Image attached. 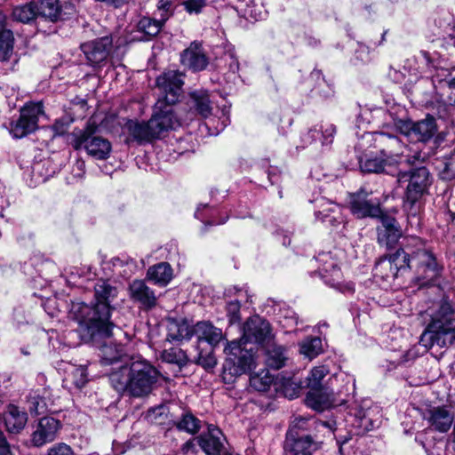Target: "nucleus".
<instances>
[{
	"instance_id": "nucleus-51",
	"label": "nucleus",
	"mask_w": 455,
	"mask_h": 455,
	"mask_svg": "<svg viewBox=\"0 0 455 455\" xmlns=\"http://www.w3.org/2000/svg\"><path fill=\"white\" fill-rule=\"evenodd\" d=\"M162 14H166V20L172 14V3L169 0H160L157 5L156 16L161 18Z\"/></svg>"
},
{
	"instance_id": "nucleus-31",
	"label": "nucleus",
	"mask_w": 455,
	"mask_h": 455,
	"mask_svg": "<svg viewBox=\"0 0 455 455\" xmlns=\"http://www.w3.org/2000/svg\"><path fill=\"white\" fill-rule=\"evenodd\" d=\"M100 356L102 363L113 364L123 361L126 355L123 346L109 342L100 347Z\"/></svg>"
},
{
	"instance_id": "nucleus-2",
	"label": "nucleus",
	"mask_w": 455,
	"mask_h": 455,
	"mask_svg": "<svg viewBox=\"0 0 455 455\" xmlns=\"http://www.w3.org/2000/svg\"><path fill=\"white\" fill-rule=\"evenodd\" d=\"M414 269L419 281L426 283L436 277L443 270L435 255L426 248H419L411 254L398 249L388 258L380 259L374 268V275L388 281L395 278L400 270Z\"/></svg>"
},
{
	"instance_id": "nucleus-46",
	"label": "nucleus",
	"mask_w": 455,
	"mask_h": 455,
	"mask_svg": "<svg viewBox=\"0 0 455 455\" xmlns=\"http://www.w3.org/2000/svg\"><path fill=\"white\" fill-rule=\"evenodd\" d=\"M443 168L441 176L443 180H452L455 178V151L446 156L443 161Z\"/></svg>"
},
{
	"instance_id": "nucleus-43",
	"label": "nucleus",
	"mask_w": 455,
	"mask_h": 455,
	"mask_svg": "<svg viewBox=\"0 0 455 455\" xmlns=\"http://www.w3.org/2000/svg\"><path fill=\"white\" fill-rule=\"evenodd\" d=\"M13 34L11 30L0 32V61L9 59L13 50Z\"/></svg>"
},
{
	"instance_id": "nucleus-21",
	"label": "nucleus",
	"mask_w": 455,
	"mask_h": 455,
	"mask_svg": "<svg viewBox=\"0 0 455 455\" xmlns=\"http://www.w3.org/2000/svg\"><path fill=\"white\" fill-rule=\"evenodd\" d=\"M336 133V127L330 123H322L310 129L306 134L303 135L302 140L305 144H312L317 140H321L322 145H329L333 141L334 134Z\"/></svg>"
},
{
	"instance_id": "nucleus-5",
	"label": "nucleus",
	"mask_w": 455,
	"mask_h": 455,
	"mask_svg": "<svg viewBox=\"0 0 455 455\" xmlns=\"http://www.w3.org/2000/svg\"><path fill=\"white\" fill-rule=\"evenodd\" d=\"M183 84L182 74L176 70L164 72L156 78L160 96L154 107L151 124L155 126L159 137L164 132L180 126L172 105L178 102Z\"/></svg>"
},
{
	"instance_id": "nucleus-50",
	"label": "nucleus",
	"mask_w": 455,
	"mask_h": 455,
	"mask_svg": "<svg viewBox=\"0 0 455 455\" xmlns=\"http://www.w3.org/2000/svg\"><path fill=\"white\" fill-rule=\"evenodd\" d=\"M395 125L402 134L405 135L412 140V130L414 128V122L411 120L399 119L395 121Z\"/></svg>"
},
{
	"instance_id": "nucleus-60",
	"label": "nucleus",
	"mask_w": 455,
	"mask_h": 455,
	"mask_svg": "<svg viewBox=\"0 0 455 455\" xmlns=\"http://www.w3.org/2000/svg\"><path fill=\"white\" fill-rule=\"evenodd\" d=\"M195 216H196V218H198V219L200 218V217H199L198 211H196V212Z\"/></svg>"
},
{
	"instance_id": "nucleus-38",
	"label": "nucleus",
	"mask_w": 455,
	"mask_h": 455,
	"mask_svg": "<svg viewBox=\"0 0 455 455\" xmlns=\"http://www.w3.org/2000/svg\"><path fill=\"white\" fill-rule=\"evenodd\" d=\"M274 381V377L269 373V371L263 369L260 371L253 374L250 378L251 386L259 391H267Z\"/></svg>"
},
{
	"instance_id": "nucleus-32",
	"label": "nucleus",
	"mask_w": 455,
	"mask_h": 455,
	"mask_svg": "<svg viewBox=\"0 0 455 455\" xmlns=\"http://www.w3.org/2000/svg\"><path fill=\"white\" fill-rule=\"evenodd\" d=\"M227 294L228 296L236 295L237 299H231L227 304V312L228 316L229 318V322L231 323H235L240 321V308H241V300L243 298L246 297V292L242 289H238L236 287L229 288L227 291Z\"/></svg>"
},
{
	"instance_id": "nucleus-29",
	"label": "nucleus",
	"mask_w": 455,
	"mask_h": 455,
	"mask_svg": "<svg viewBox=\"0 0 455 455\" xmlns=\"http://www.w3.org/2000/svg\"><path fill=\"white\" fill-rule=\"evenodd\" d=\"M436 132V124L434 117H427L424 120L414 123L412 130V140L427 141Z\"/></svg>"
},
{
	"instance_id": "nucleus-27",
	"label": "nucleus",
	"mask_w": 455,
	"mask_h": 455,
	"mask_svg": "<svg viewBox=\"0 0 455 455\" xmlns=\"http://www.w3.org/2000/svg\"><path fill=\"white\" fill-rule=\"evenodd\" d=\"M194 333V327L191 328L185 321L172 319L167 323L166 339L172 341H181L189 339Z\"/></svg>"
},
{
	"instance_id": "nucleus-9",
	"label": "nucleus",
	"mask_w": 455,
	"mask_h": 455,
	"mask_svg": "<svg viewBox=\"0 0 455 455\" xmlns=\"http://www.w3.org/2000/svg\"><path fill=\"white\" fill-rule=\"evenodd\" d=\"M307 421L299 419L292 422L283 443L284 455H312L319 449L320 443L305 433Z\"/></svg>"
},
{
	"instance_id": "nucleus-44",
	"label": "nucleus",
	"mask_w": 455,
	"mask_h": 455,
	"mask_svg": "<svg viewBox=\"0 0 455 455\" xmlns=\"http://www.w3.org/2000/svg\"><path fill=\"white\" fill-rule=\"evenodd\" d=\"M28 410L30 414L39 415L47 411V403L37 392L29 394L27 399Z\"/></svg>"
},
{
	"instance_id": "nucleus-20",
	"label": "nucleus",
	"mask_w": 455,
	"mask_h": 455,
	"mask_svg": "<svg viewBox=\"0 0 455 455\" xmlns=\"http://www.w3.org/2000/svg\"><path fill=\"white\" fill-rule=\"evenodd\" d=\"M4 421L9 433L19 434L27 425L28 415L18 406L9 404L4 412Z\"/></svg>"
},
{
	"instance_id": "nucleus-30",
	"label": "nucleus",
	"mask_w": 455,
	"mask_h": 455,
	"mask_svg": "<svg viewBox=\"0 0 455 455\" xmlns=\"http://www.w3.org/2000/svg\"><path fill=\"white\" fill-rule=\"evenodd\" d=\"M286 349L275 344H270L266 349V363L268 367L278 370L284 366L286 360Z\"/></svg>"
},
{
	"instance_id": "nucleus-19",
	"label": "nucleus",
	"mask_w": 455,
	"mask_h": 455,
	"mask_svg": "<svg viewBox=\"0 0 455 455\" xmlns=\"http://www.w3.org/2000/svg\"><path fill=\"white\" fill-rule=\"evenodd\" d=\"M380 225L377 228L378 242L380 244L389 246L396 241L400 235V230L395 218L388 216L381 211Z\"/></svg>"
},
{
	"instance_id": "nucleus-36",
	"label": "nucleus",
	"mask_w": 455,
	"mask_h": 455,
	"mask_svg": "<svg viewBox=\"0 0 455 455\" xmlns=\"http://www.w3.org/2000/svg\"><path fill=\"white\" fill-rule=\"evenodd\" d=\"M37 16L36 5L29 3L25 5L16 6L12 10L13 20L22 22L29 23Z\"/></svg>"
},
{
	"instance_id": "nucleus-12",
	"label": "nucleus",
	"mask_w": 455,
	"mask_h": 455,
	"mask_svg": "<svg viewBox=\"0 0 455 455\" xmlns=\"http://www.w3.org/2000/svg\"><path fill=\"white\" fill-rule=\"evenodd\" d=\"M60 428L61 423L55 418L48 416L41 418L35 425L31 434V444L34 447L40 448L52 443L57 439Z\"/></svg>"
},
{
	"instance_id": "nucleus-14",
	"label": "nucleus",
	"mask_w": 455,
	"mask_h": 455,
	"mask_svg": "<svg viewBox=\"0 0 455 455\" xmlns=\"http://www.w3.org/2000/svg\"><path fill=\"white\" fill-rule=\"evenodd\" d=\"M346 402L347 398H338L328 387L311 389L306 396V404L319 411L342 405Z\"/></svg>"
},
{
	"instance_id": "nucleus-10",
	"label": "nucleus",
	"mask_w": 455,
	"mask_h": 455,
	"mask_svg": "<svg viewBox=\"0 0 455 455\" xmlns=\"http://www.w3.org/2000/svg\"><path fill=\"white\" fill-rule=\"evenodd\" d=\"M44 114L41 103L27 104L21 110L20 118L12 124L10 133L15 139H21L35 132L38 127V118Z\"/></svg>"
},
{
	"instance_id": "nucleus-15",
	"label": "nucleus",
	"mask_w": 455,
	"mask_h": 455,
	"mask_svg": "<svg viewBox=\"0 0 455 455\" xmlns=\"http://www.w3.org/2000/svg\"><path fill=\"white\" fill-rule=\"evenodd\" d=\"M113 39L109 36H105L95 40L84 43L81 45V50L84 53L91 65H99L105 61L112 48Z\"/></svg>"
},
{
	"instance_id": "nucleus-16",
	"label": "nucleus",
	"mask_w": 455,
	"mask_h": 455,
	"mask_svg": "<svg viewBox=\"0 0 455 455\" xmlns=\"http://www.w3.org/2000/svg\"><path fill=\"white\" fill-rule=\"evenodd\" d=\"M225 438L215 426L210 425L208 432L199 436L198 443L206 455H228L225 447Z\"/></svg>"
},
{
	"instance_id": "nucleus-26",
	"label": "nucleus",
	"mask_w": 455,
	"mask_h": 455,
	"mask_svg": "<svg viewBox=\"0 0 455 455\" xmlns=\"http://www.w3.org/2000/svg\"><path fill=\"white\" fill-rule=\"evenodd\" d=\"M194 333L199 341L204 340L214 347L223 339L221 329L213 326L209 322H198L194 326Z\"/></svg>"
},
{
	"instance_id": "nucleus-52",
	"label": "nucleus",
	"mask_w": 455,
	"mask_h": 455,
	"mask_svg": "<svg viewBox=\"0 0 455 455\" xmlns=\"http://www.w3.org/2000/svg\"><path fill=\"white\" fill-rule=\"evenodd\" d=\"M69 126V122L64 120H56L52 129L53 131V136H60L65 134Z\"/></svg>"
},
{
	"instance_id": "nucleus-7",
	"label": "nucleus",
	"mask_w": 455,
	"mask_h": 455,
	"mask_svg": "<svg viewBox=\"0 0 455 455\" xmlns=\"http://www.w3.org/2000/svg\"><path fill=\"white\" fill-rule=\"evenodd\" d=\"M242 340L228 342L224 348L226 360L223 363V379L231 381L232 378L250 371L255 364L252 348H247Z\"/></svg>"
},
{
	"instance_id": "nucleus-4",
	"label": "nucleus",
	"mask_w": 455,
	"mask_h": 455,
	"mask_svg": "<svg viewBox=\"0 0 455 455\" xmlns=\"http://www.w3.org/2000/svg\"><path fill=\"white\" fill-rule=\"evenodd\" d=\"M426 159V155L417 153L408 156L407 163L411 168L407 172L399 171L396 173L400 184L408 183L403 196V208L407 214L411 225H419V214L421 208V198L428 193L432 183V176L426 166H418Z\"/></svg>"
},
{
	"instance_id": "nucleus-3",
	"label": "nucleus",
	"mask_w": 455,
	"mask_h": 455,
	"mask_svg": "<svg viewBox=\"0 0 455 455\" xmlns=\"http://www.w3.org/2000/svg\"><path fill=\"white\" fill-rule=\"evenodd\" d=\"M159 371L145 360L124 363L111 371L109 381L121 395L144 397L150 394L158 381Z\"/></svg>"
},
{
	"instance_id": "nucleus-11",
	"label": "nucleus",
	"mask_w": 455,
	"mask_h": 455,
	"mask_svg": "<svg viewBox=\"0 0 455 455\" xmlns=\"http://www.w3.org/2000/svg\"><path fill=\"white\" fill-rule=\"evenodd\" d=\"M371 194L362 188L350 195L349 209L354 216L363 219L377 218L381 215L380 204L378 200L370 198Z\"/></svg>"
},
{
	"instance_id": "nucleus-8",
	"label": "nucleus",
	"mask_w": 455,
	"mask_h": 455,
	"mask_svg": "<svg viewBox=\"0 0 455 455\" xmlns=\"http://www.w3.org/2000/svg\"><path fill=\"white\" fill-rule=\"evenodd\" d=\"M96 127L88 124L84 130L74 131L71 145L76 150L85 149L86 153L97 159L105 160L110 156L112 146L108 140L95 135Z\"/></svg>"
},
{
	"instance_id": "nucleus-42",
	"label": "nucleus",
	"mask_w": 455,
	"mask_h": 455,
	"mask_svg": "<svg viewBox=\"0 0 455 455\" xmlns=\"http://www.w3.org/2000/svg\"><path fill=\"white\" fill-rule=\"evenodd\" d=\"M329 373V370L324 365H320L313 368L307 377V387L309 390L324 387L322 381Z\"/></svg>"
},
{
	"instance_id": "nucleus-22",
	"label": "nucleus",
	"mask_w": 455,
	"mask_h": 455,
	"mask_svg": "<svg viewBox=\"0 0 455 455\" xmlns=\"http://www.w3.org/2000/svg\"><path fill=\"white\" fill-rule=\"evenodd\" d=\"M127 129L130 135L139 142H149L160 138L155 126L151 124V118L146 123L130 121Z\"/></svg>"
},
{
	"instance_id": "nucleus-40",
	"label": "nucleus",
	"mask_w": 455,
	"mask_h": 455,
	"mask_svg": "<svg viewBox=\"0 0 455 455\" xmlns=\"http://www.w3.org/2000/svg\"><path fill=\"white\" fill-rule=\"evenodd\" d=\"M162 359L169 363L185 365L189 361L186 352L178 347L164 349L162 353Z\"/></svg>"
},
{
	"instance_id": "nucleus-37",
	"label": "nucleus",
	"mask_w": 455,
	"mask_h": 455,
	"mask_svg": "<svg viewBox=\"0 0 455 455\" xmlns=\"http://www.w3.org/2000/svg\"><path fill=\"white\" fill-rule=\"evenodd\" d=\"M323 351L322 340L320 338H307L299 344V352L306 357L312 359Z\"/></svg>"
},
{
	"instance_id": "nucleus-25",
	"label": "nucleus",
	"mask_w": 455,
	"mask_h": 455,
	"mask_svg": "<svg viewBox=\"0 0 455 455\" xmlns=\"http://www.w3.org/2000/svg\"><path fill=\"white\" fill-rule=\"evenodd\" d=\"M319 206L323 207V209L317 210L315 212V214L317 220H321L331 228H337L339 224L342 223L343 220L340 216L339 208L338 205L330 202L320 200Z\"/></svg>"
},
{
	"instance_id": "nucleus-17",
	"label": "nucleus",
	"mask_w": 455,
	"mask_h": 455,
	"mask_svg": "<svg viewBox=\"0 0 455 455\" xmlns=\"http://www.w3.org/2000/svg\"><path fill=\"white\" fill-rule=\"evenodd\" d=\"M131 299L143 309H151L156 305L157 297L154 291L142 280H134L129 286Z\"/></svg>"
},
{
	"instance_id": "nucleus-47",
	"label": "nucleus",
	"mask_w": 455,
	"mask_h": 455,
	"mask_svg": "<svg viewBox=\"0 0 455 455\" xmlns=\"http://www.w3.org/2000/svg\"><path fill=\"white\" fill-rule=\"evenodd\" d=\"M196 363L203 366L205 369L213 368L216 363V358L212 351L204 354L202 351L198 353L197 356L194 360Z\"/></svg>"
},
{
	"instance_id": "nucleus-6",
	"label": "nucleus",
	"mask_w": 455,
	"mask_h": 455,
	"mask_svg": "<svg viewBox=\"0 0 455 455\" xmlns=\"http://www.w3.org/2000/svg\"><path fill=\"white\" fill-rule=\"evenodd\" d=\"M452 307L447 301H442L436 314L432 316V320L425 331L420 336L419 343L427 348L435 345L444 347L446 345L447 336L454 330L455 321L451 318Z\"/></svg>"
},
{
	"instance_id": "nucleus-57",
	"label": "nucleus",
	"mask_w": 455,
	"mask_h": 455,
	"mask_svg": "<svg viewBox=\"0 0 455 455\" xmlns=\"http://www.w3.org/2000/svg\"><path fill=\"white\" fill-rule=\"evenodd\" d=\"M451 435H452L453 449L455 450V429H453Z\"/></svg>"
},
{
	"instance_id": "nucleus-41",
	"label": "nucleus",
	"mask_w": 455,
	"mask_h": 455,
	"mask_svg": "<svg viewBox=\"0 0 455 455\" xmlns=\"http://www.w3.org/2000/svg\"><path fill=\"white\" fill-rule=\"evenodd\" d=\"M67 380H69L76 387L82 388L88 381L87 369L85 366H71L68 371Z\"/></svg>"
},
{
	"instance_id": "nucleus-18",
	"label": "nucleus",
	"mask_w": 455,
	"mask_h": 455,
	"mask_svg": "<svg viewBox=\"0 0 455 455\" xmlns=\"http://www.w3.org/2000/svg\"><path fill=\"white\" fill-rule=\"evenodd\" d=\"M181 62L193 71H201L208 65V59L202 45L196 42L192 43L181 54Z\"/></svg>"
},
{
	"instance_id": "nucleus-45",
	"label": "nucleus",
	"mask_w": 455,
	"mask_h": 455,
	"mask_svg": "<svg viewBox=\"0 0 455 455\" xmlns=\"http://www.w3.org/2000/svg\"><path fill=\"white\" fill-rule=\"evenodd\" d=\"M200 420L191 413L183 414L181 419L177 422L178 429L186 431L189 434H196L199 431L201 425Z\"/></svg>"
},
{
	"instance_id": "nucleus-23",
	"label": "nucleus",
	"mask_w": 455,
	"mask_h": 455,
	"mask_svg": "<svg viewBox=\"0 0 455 455\" xmlns=\"http://www.w3.org/2000/svg\"><path fill=\"white\" fill-rule=\"evenodd\" d=\"M316 259L322 264L319 268L320 275L323 278H327L328 274L331 275V279L326 280L325 282L330 283L331 286H338L342 277L338 263L329 253L320 254Z\"/></svg>"
},
{
	"instance_id": "nucleus-53",
	"label": "nucleus",
	"mask_w": 455,
	"mask_h": 455,
	"mask_svg": "<svg viewBox=\"0 0 455 455\" xmlns=\"http://www.w3.org/2000/svg\"><path fill=\"white\" fill-rule=\"evenodd\" d=\"M0 455H12L10 445L3 434V432L0 431Z\"/></svg>"
},
{
	"instance_id": "nucleus-33",
	"label": "nucleus",
	"mask_w": 455,
	"mask_h": 455,
	"mask_svg": "<svg viewBox=\"0 0 455 455\" xmlns=\"http://www.w3.org/2000/svg\"><path fill=\"white\" fill-rule=\"evenodd\" d=\"M165 21L166 14H162L161 18L143 17L138 23V29L148 36H155L160 32Z\"/></svg>"
},
{
	"instance_id": "nucleus-49",
	"label": "nucleus",
	"mask_w": 455,
	"mask_h": 455,
	"mask_svg": "<svg viewBox=\"0 0 455 455\" xmlns=\"http://www.w3.org/2000/svg\"><path fill=\"white\" fill-rule=\"evenodd\" d=\"M46 455H75V453L67 443H58L47 450Z\"/></svg>"
},
{
	"instance_id": "nucleus-61",
	"label": "nucleus",
	"mask_w": 455,
	"mask_h": 455,
	"mask_svg": "<svg viewBox=\"0 0 455 455\" xmlns=\"http://www.w3.org/2000/svg\"><path fill=\"white\" fill-rule=\"evenodd\" d=\"M227 218L225 220H223L222 221L219 222L218 224H221V223H225Z\"/></svg>"
},
{
	"instance_id": "nucleus-48",
	"label": "nucleus",
	"mask_w": 455,
	"mask_h": 455,
	"mask_svg": "<svg viewBox=\"0 0 455 455\" xmlns=\"http://www.w3.org/2000/svg\"><path fill=\"white\" fill-rule=\"evenodd\" d=\"M206 2L207 0H185L182 2V5L188 13L198 14L206 5Z\"/></svg>"
},
{
	"instance_id": "nucleus-24",
	"label": "nucleus",
	"mask_w": 455,
	"mask_h": 455,
	"mask_svg": "<svg viewBox=\"0 0 455 455\" xmlns=\"http://www.w3.org/2000/svg\"><path fill=\"white\" fill-rule=\"evenodd\" d=\"M430 425L438 432H447L452 422L453 415L451 414L446 409L436 407L429 410L427 416L425 417Z\"/></svg>"
},
{
	"instance_id": "nucleus-1",
	"label": "nucleus",
	"mask_w": 455,
	"mask_h": 455,
	"mask_svg": "<svg viewBox=\"0 0 455 455\" xmlns=\"http://www.w3.org/2000/svg\"><path fill=\"white\" fill-rule=\"evenodd\" d=\"M94 304L74 301L69 308V318L77 323L82 338L90 341L97 336L109 337L112 334L111 300L117 291L107 281H100L94 286Z\"/></svg>"
},
{
	"instance_id": "nucleus-13",
	"label": "nucleus",
	"mask_w": 455,
	"mask_h": 455,
	"mask_svg": "<svg viewBox=\"0 0 455 455\" xmlns=\"http://www.w3.org/2000/svg\"><path fill=\"white\" fill-rule=\"evenodd\" d=\"M272 339L271 327L267 321L259 315L249 318L243 325L242 342L268 343Z\"/></svg>"
},
{
	"instance_id": "nucleus-35",
	"label": "nucleus",
	"mask_w": 455,
	"mask_h": 455,
	"mask_svg": "<svg viewBox=\"0 0 455 455\" xmlns=\"http://www.w3.org/2000/svg\"><path fill=\"white\" fill-rule=\"evenodd\" d=\"M390 165L387 163L379 157H370L364 160H360V168L363 172H386L387 174H393L387 168Z\"/></svg>"
},
{
	"instance_id": "nucleus-54",
	"label": "nucleus",
	"mask_w": 455,
	"mask_h": 455,
	"mask_svg": "<svg viewBox=\"0 0 455 455\" xmlns=\"http://www.w3.org/2000/svg\"><path fill=\"white\" fill-rule=\"evenodd\" d=\"M449 88L451 90L450 101L451 104L455 105V77L448 82Z\"/></svg>"
},
{
	"instance_id": "nucleus-28",
	"label": "nucleus",
	"mask_w": 455,
	"mask_h": 455,
	"mask_svg": "<svg viewBox=\"0 0 455 455\" xmlns=\"http://www.w3.org/2000/svg\"><path fill=\"white\" fill-rule=\"evenodd\" d=\"M147 278L158 285L164 286L172 278V269L166 262L154 265L148 268Z\"/></svg>"
},
{
	"instance_id": "nucleus-39",
	"label": "nucleus",
	"mask_w": 455,
	"mask_h": 455,
	"mask_svg": "<svg viewBox=\"0 0 455 455\" xmlns=\"http://www.w3.org/2000/svg\"><path fill=\"white\" fill-rule=\"evenodd\" d=\"M37 15L54 20L60 14L58 0H42L36 6Z\"/></svg>"
},
{
	"instance_id": "nucleus-59",
	"label": "nucleus",
	"mask_w": 455,
	"mask_h": 455,
	"mask_svg": "<svg viewBox=\"0 0 455 455\" xmlns=\"http://www.w3.org/2000/svg\"><path fill=\"white\" fill-rule=\"evenodd\" d=\"M383 273H389V268L383 269Z\"/></svg>"
},
{
	"instance_id": "nucleus-58",
	"label": "nucleus",
	"mask_w": 455,
	"mask_h": 455,
	"mask_svg": "<svg viewBox=\"0 0 455 455\" xmlns=\"http://www.w3.org/2000/svg\"><path fill=\"white\" fill-rule=\"evenodd\" d=\"M390 139L392 140L393 142H397V140L395 138L390 137Z\"/></svg>"
},
{
	"instance_id": "nucleus-34",
	"label": "nucleus",
	"mask_w": 455,
	"mask_h": 455,
	"mask_svg": "<svg viewBox=\"0 0 455 455\" xmlns=\"http://www.w3.org/2000/svg\"><path fill=\"white\" fill-rule=\"evenodd\" d=\"M193 106L203 117H208L212 114V106L209 94L206 91H194L190 93Z\"/></svg>"
},
{
	"instance_id": "nucleus-56",
	"label": "nucleus",
	"mask_w": 455,
	"mask_h": 455,
	"mask_svg": "<svg viewBox=\"0 0 455 455\" xmlns=\"http://www.w3.org/2000/svg\"><path fill=\"white\" fill-rule=\"evenodd\" d=\"M347 379H348L347 382L351 384L350 385V389L352 391H354V389H355V379H353L351 378H347ZM347 390H349V388H347Z\"/></svg>"
},
{
	"instance_id": "nucleus-55",
	"label": "nucleus",
	"mask_w": 455,
	"mask_h": 455,
	"mask_svg": "<svg viewBox=\"0 0 455 455\" xmlns=\"http://www.w3.org/2000/svg\"><path fill=\"white\" fill-rule=\"evenodd\" d=\"M5 21V16L4 13L0 12V32L3 31Z\"/></svg>"
}]
</instances>
